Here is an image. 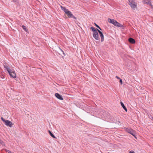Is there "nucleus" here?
<instances>
[{"instance_id": "obj_7", "label": "nucleus", "mask_w": 153, "mask_h": 153, "mask_svg": "<svg viewBox=\"0 0 153 153\" xmlns=\"http://www.w3.org/2000/svg\"><path fill=\"white\" fill-rule=\"evenodd\" d=\"M5 123L7 126L10 127H11L13 125V124L12 122L7 120H6V121H5Z\"/></svg>"}, {"instance_id": "obj_8", "label": "nucleus", "mask_w": 153, "mask_h": 153, "mask_svg": "<svg viewBox=\"0 0 153 153\" xmlns=\"http://www.w3.org/2000/svg\"><path fill=\"white\" fill-rule=\"evenodd\" d=\"M97 30L98 32L99 35L100 37L101 38V42H102L104 41V36L103 35L102 32H101L100 30H99L98 29H97Z\"/></svg>"}, {"instance_id": "obj_22", "label": "nucleus", "mask_w": 153, "mask_h": 153, "mask_svg": "<svg viewBox=\"0 0 153 153\" xmlns=\"http://www.w3.org/2000/svg\"><path fill=\"white\" fill-rule=\"evenodd\" d=\"M4 143V142L1 140H0V143L2 144Z\"/></svg>"}, {"instance_id": "obj_25", "label": "nucleus", "mask_w": 153, "mask_h": 153, "mask_svg": "<svg viewBox=\"0 0 153 153\" xmlns=\"http://www.w3.org/2000/svg\"><path fill=\"white\" fill-rule=\"evenodd\" d=\"M116 78L118 79H120V78L119 77H118V76H116Z\"/></svg>"}, {"instance_id": "obj_24", "label": "nucleus", "mask_w": 153, "mask_h": 153, "mask_svg": "<svg viewBox=\"0 0 153 153\" xmlns=\"http://www.w3.org/2000/svg\"><path fill=\"white\" fill-rule=\"evenodd\" d=\"M149 5L151 7H152L153 6V5L152 4H151V2H150V3L149 4Z\"/></svg>"}, {"instance_id": "obj_19", "label": "nucleus", "mask_w": 153, "mask_h": 153, "mask_svg": "<svg viewBox=\"0 0 153 153\" xmlns=\"http://www.w3.org/2000/svg\"><path fill=\"white\" fill-rule=\"evenodd\" d=\"M95 26L96 27L99 28L100 30H102L100 28V27L97 24L95 23Z\"/></svg>"}, {"instance_id": "obj_15", "label": "nucleus", "mask_w": 153, "mask_h": 153, "mask_svg": "<svg viewBox=\"0 0 153 153\" xmlns=\"http://www.w3.org/2000/svg\"><path fill=\"white\" fill-rule=\"evenodd\" d=\"M48 132H49V134H50V135L51 136V137H52L53 138H56V137H55V136L52 133V132L48 130Z\"/></svg>"}, {"instance_id": "obj_10", "label": "nucleus", "mask_w": 153, "mask_h": 153, "mask_svg": "<svg viewBox=\"0 0 153 153\" xmlns=\"http://www.w3.org/2000/svg\"><path fill=\"white\" fill-rule=\"evenodd\" d=\"M128 41L131 44H134L135 42L134 39L131 38H130L128 39Z\"/></svg>"}, {"instance_id": "obj_13", "label": "nucleus", "mask_w": 153, "mask_h": 153, "mask_svg": "<svg viewBox=\"0 0 153 153\" xmlns=\"http://www.w3.org/2000/svg\"><path fill=\"white\" fill-rule=\"evenodd\" d=\"M151 0H143V2L144 4H148L151 2Z\"/></svg>"}, {"instance_id": "obj_23", "label": "nucleus", "mask_w": 153, "mask_h": 153, "mask_svg": "<svg viewBox=\"0 0 153 153\" xmlns=\"http://www.w3.org/2000/svg\"><path fill=\"white\" fill-rule=\"evenodd\" d=\"M128 153H135V152L133 151H131Z\"/></svg>"}, {"instance_id": "obj_21", "label": "nucleus", "mask_w": 153, "mask_h": 153, "mask_svg": "<svg viewBox=\"0 0 153 153\" xmlns=\"http://www.w3.org/2000/svg\"><path fill=\"white\" fill-rule=\"evenodd\" d=\"M120 83L121 84H123V81L121 79H120Z\"/></svg>"}, {"instance_id": "obj_17", "label": "nucleus", "mask_w": 153, "mask_h": 153, "mask_svg": "<svg viewBox=\"0 0 153 153\" xmlns=\"http://www.w3.org/2000/svg\"><path fill=\"white\" fill-rule=\"evenodd\" d=\"M91 29L92 30L93 32H95L97 30H96V29L93 27H91Z\"/></svg>"}, {"instance_id": "obj_3", "label": "nucleus", "mask_w": 153, "mask_h": 153, "mask_svg": "<svg viewBox=\"0 0 153 153\" xmlns=\"http://www.w3.org/2000/svg\"><path fill=\"white\" fill-rule=\"evenodd\" d=\"M128 4L132 9L137 7V4L134 0H128Z\"/></svg>"}, {"instance_id": "obj_12", "label": "nucleus", "mask_w": 153, "mask_h": 153, "mask_svg": "<svg viewBox=\"0 0 153 153\" xmlns=\"http://www.w3.org/2000/svg\"><path fill=\"white\" fill-rule=\"evenodd\" d=\"M120 104H121V106L126 111H127V109L126 108L125 106V105L123 103V102H121Z\"/></svg>"}, {"instance_id": "obj_2", "label": "nucleus", "mask_w": 153, "mask_h": 153, "mask_svg": "<svg viewBox=\"0 0 153 153\" xmlns=\"http://www.w3.org/2000/svg\"><path fill=\"white\" fill-rule=\"evenodd\" d=\"M126 131L127 132L131 134L134 136L135 138H136L135 135V131L134 130L131 128H126Z\"/></svg>"}, {"instance_id": "obj_14", "label": "nucleus", "mask_w": 153, "mask_h": 153, "mask_svg": "<svg viewBox=\"0 0 153 153\" xmlns=\"http://www.w3.org/2000/svg\"><path fill=\"white\" fill-rule=\"evenodd\" d=\"M4 68H5V69L8 72L11 69H9V67L6 65H4Z\"/></svg>"}, {"instance_id": "obj_1", "label": "nucleus", "mask_w": 153, "mask_h": 153, "mask_svg": "<svg viewBox=\"0 0 153 153\" xmlns=\"http://www.w3.org/2000/svg\"><path fill=\"white\" fill-rule=\"evenodd\" d=\"M108 21L109 23L112 24L116 26L120 27H122L123 26V25H121L120 23L117 22L116 20L114 19L108 18Z\"/></svg>"}, {"instance_id": "obj_11", "label": "nucleus", "mask_w": 153, "mask_h": 153, "mask_svg": "<svg viewBox=\"0 0 153 153\" xmlns=\"http://www.w3.org/2000/svg\"><path fill=\"white\" fill-rule=\"evenodd\" d=\"M61 9L64 11L65 13L68 10L65 7H63L62 6H61Z\"/></svg>"}, {"instance_id": "obj_6", "label": "nucleus", "mask_w": 153, "mask_h": 153, "mask_svg": "<svg viewBox=\"0 0 153 153\" xmlns=\"http://www.w3.org/2000/svg\"><path fill=\"white\" fill-rule=\"evenodd\" d=\"M97 31L93 32V37L96 40H98L99 39V36Z\"/></svg>"}, {"instance_id": "obj_16", "label": "nucleus", "mask_w": 153, "mask_h": 153, "mask_svg": "<svg viewBox=\"0 0 153 153\" xmlns=\"http://www.w3.org/2000/svg\"><path fill=\"white\" fill-rule=\"evenodd\" d=\"M22 27L23 29H24L25 31H27V28L24 25H22Z\"/></svg>"}, {"instance_id": "obj_4", "label": "nucleus", "mask_w": 153, "mask_h": 153, "mask_svg": "<svg viewBox=\"0 0 153 153\" xmlns=\"http://www.w3.org/2000/svg\"><path fill=\"white\" fill-rule=\"evenodd\" d=\"M65 14L69 18H73L75 19H76V18L75 16H74L72 13L69 10Z\"/></svg>"}, {"instance_id": "obj_27", "label": "nucleus", "mask_w": 153, "mask_h": 153, "mask_svg": "<svg viewBox=\"0 0 153 153\" xmlns=\"http://www.w3.org/2000/svg\"><path fill=\"white\" fill-rule=\"evenodd\" d=\"M61 51H62V52H63V51H62V50H61Z\"/></svg>"}, {"instance_id": "obj_20", "label": "nucleus", "mask_w": 153, "mask_h": 153, "mask_svg": "<svg viewBox=\"0 0 153 153\" xmlns=\"http://www.w3.org/2000/svg\"><path fill=\"white\" fill-rule=\"evenodd\" d=\"M1 119L2 120L3 122H4V123L5 122V121H6V120L4 119L2 117H1Z\"/></svg>"}, {"instance_id": "obj_28", "label": "nucleus", "mask_w": 153, "mask_h": 153, "mask_svg": "<svg viewBox=\"0 0 153 153\" xmlns=\"http://www.w3.org/2000/svg\"><path fill=\"white\" fill-rule=\"evenodd\" d=\"M61 51H62V52H63V51H62V50H61Z\"/></svg>"}, {"instance_id": "obj_26", "label": "nucleus", "mask_w": 153, "mask_h": 153, "mask_svg": "<svg viewBox=\"0 0 153 153\" xmlns=\"http://www.w3.org/2000/svg\"><path fill=\"white\" fill-rule=\"evenodd\" d=\"M151 119L153 120V117H152Z\"/></svg>"}, {"instance_id": "obj_9", "label": "nucleus", "mask_w": 153, "mask_h": 153, "mask_svg": "<svg viewBox=\"0 0 153 153\" xmlns=\"http://www.w3.org/2000/svg\"><path fill=\"white\" fill-rule=\"evenodd\" d=\"M55 95L56 97L59 99L61 100H63V98L62 96L61 95H60L58 93H55Z\"/></svg>"}, {"instance_id": "obj_29", "label": "nucleus", "mask_w": 153, "mask_h": 153, "mask_svg": "<svg viewBox=\"0 0 153 153\" xmlns=\"http://www.w3.org/2000/svg\"><path fill=\"white\" fill-rule=\"evenodd\" d=\"M61 51H62V52H63V51H62V50H61Z\"/></svg>"}, {"instance_id": "obj_18", "label": "nucleus", "mask_w": 153, "mask_h": 153, "mask_svg": "<svg viewBox=\"0 0 153 153\" xmlns=\"http://www.w3.org/2000/svg\"><path fill=\"white\" fill-rule=\"evenodd\" d=\"M5 75L3 74H2L1 75H0V77L2 79L4 78Z\"/></svg>"}, {"instance_id": "obj_5", "label": "nucleus", "mask_w": 153, "mask_h": 153, "mask_svg": "<svg viewBox=\"0 0 153 153\" xmlns=\"http://www.w3.org/2000/svg\"><path fill=\"white\" fill-rule=\"evenodd\" d=\"M8 72L10 77L13 78H16V75L15 72L10 70Z\"/></svg>"}]
</instances>
